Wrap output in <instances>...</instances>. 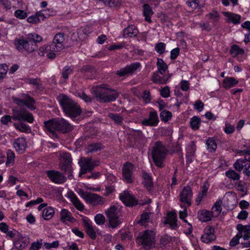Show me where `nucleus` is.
<instances>
[{"label": "nucleus", "instance_id": "nucleus-46", "mask_svg": "<svg viewBox=\"0 0 250 250\" xmlns=\"http://www.w3.org/2000/svg\"><path fill=\"white\" fill-rule=\"evenodd\" d=\"M14 16L18 19L23 20L27 17V14L24 10L18 9L15 11Z\"/></svg>", "mask_w": 250, "mask_h": 250}, {"label": "nucleus", "instance_id": "nucleus-29", "mask_svg": "<svg viewBox=\"0 0 250 250\" xmlns=\"http://www.w3.org/2000/svg\"><path fill=\"white\" fill-rule=\"evenodd\" d=\"M142 177L144 179V186L149 190L151 191L153 188V182L151 176L145 171L142 172Z\"/></svg>", "mask_w": 250, "mask_h": 250}, {"label": "nucleus", "instance_id": "nucleus-42", "mask_svg": "<svg viewBox=\"0 0 250 250\" xmlns=\"http://www.w3.org/2000/svg\"><path fill=\"white\" fill-rule=\"evenodd\" d=\"M116 124L122 125L123 124V118L119 114L110 113L108 115Z\"/></svg>", "mask_w": 250, "mask_h": 250}, {"label": "nucleus", "instance_id": "nucleus-35", "mask_svg": "<svg viewBox=\"0 0 250 250\" xmlns=\"http://www.w3.org/2000/svg\"><path fill=\"white\" fill-rule=\"evenodd\" d=\"M206 145L207 146V149L210 152H214L216 149L217 144L213 138H209L206 141Z\"/></svg>", "mask_w": 250, "mask_h": 250}, {"label": "nucleus", "instance_id": "nucleus-53", "mask_svg": "<svg viewBox=\"0 0 250 250\" xmlns=\"http://www.w3.org/2000/svg\"><path fill=\"white\" fill-rule=\"evenodd\" d=\"M152 81L155 83H165L164 80L158 74V72L154 73L152 76Z\"/></svg>", "mask_w": 250, "mask_h": 250}, {"label": "nucleus", "instance_id": "nucleus-5", "mask_svg": "<svg viewBox=\"0 0 250 250\" xmlns=\"http://www.w3.org/2000/svg\"><path fill=\"white\" fill-rule=\"evenodd\" d=\"M167 150L160 141L155 143L151 152L152 157L155 165L159 167H163V163L167 155Z\"/></svg>", "mask_w": 250, "mask_h": 250}, {"label": "nucleus", "instance_id": "nucleus-1", "mask_svg": "<svg viewBox=\"0 0 250 250\" xmlns=\"http://www.w3.org/2000/svg\"><path fill=\"white\" fill-rule=\"evenodd\" d=\"M42 41L41 36L35 34H29L24 38L16 39L14 44L16 48L20 51L24 49L31 53L35 51L37 48V43Z\"/></svg>", "mask_w": 250, "mask_h": 250}, {"label": "nucleus", "instance_id": "nucleus-6", "mask_svg": "<svg viewBox=\"0 0 250 250\" xmlns=\"http://www.w3.org/2000/svg\"><path fill=\"white\" fill-rule=\"evenodd\" d=\"M62 34L57 33L54 37L52 43L50 45H44L40 47L39 54L43 56L48 51L58 52L62 50Z\"/></svg>", "mask_w": 250, "mask_h": 250}, {"label": "nucleus", "instance_id": "nucleus-21", "mask_svg": "<svg viewBox=\"0 0 250 250\" xmlns=\"http://www.w3.org/2000/svg\"><path fill=\"white\" fill-rule=\"evenodd\" d=\"M13 145L16 150L19 153H22L24 151L27 144L24 138L20 137L15 140Z\"/></svg>", "mask_w": 250, "mask_h": 250}, {"label": "nucleus", "instance_id": "nucleus-59", "mask_svg": "<svg viewBox=\"0 0 250 250\" xmlns=\"http://www.w3.org/2000/svg\"><path fill=\"white\" fill-rule=\"evenodd\" d=\"M27 21L28 22L32 24H36L39 22V18L37 16L36 14L29 17L27 19Z\"/></svg>", "mask_w": 250, "mask_h": 250}, {"label": "nucleus", "instance_id": "nucleus-12", "mask_svg": "<svg viewBox=\"0 0 250 250\" xmlns=\"http://www.w3.org/2000/svg\"><path fill=\"white\" fill-rule=\"evenodd\" d=\"M63 182L64 179L67 178L69 179L73 178L72 167L71 166L72 158L70 154L63 152Z\"/></svg>", "mask_w": 250, "mask_h": 250}, {"label": "nucleus", "instance_id": "nucleus-37", "mask_svg": "<svg viewBox=\"0 0 250 250\" xmlns=\"http://www.w3.org/2000/svg\"><path fill=\"white\" fill-rule=\"evenodd\" d=\"M157 66L159 72L161 74H164L167 69V65L162 59H158Z\"/></svg>", "mask_w": 250, "mask_h": 250}, {"label": "nucleus", "instance_id": "nucleus-25", "mask_svg": "<svg viewBox=\"0 0 250 250\" xmlns=\"http://www.w3.org/2000/svg\"><path fill=\"white\" fill-rule=\"evenodd\" d=\"M223 14L227 18V22H232L234 24H237L240 22L241 17L240 15L228 12H223Z\"/></svg>", "mask_w": 250, "mask_h": 250}, {"label": "nucleus", "instance_id": "nucleus-24", "mask_svg": "<svg viewBox=\"0 0 250 250\" xmlns=\"http://www.w3.org/2000/svg\"><path fill=\"white\" fill-rule=\"evenodd\" d=\"M237 229L241 238L243 237L244 240L250 239V226H243L239 224L237 226Z\"/></svg>", "mask_w": 250, "mask_h": 250}, {"label": "nucleus", "instance_id": "nucleus-64", "mask_svg": "<svg viewBox=\"0 0 250 250\" xmlns=\"http://www.w3.org/2000/svg\"><path fill=\"white\" fill-rule=\"evenodd\" d=\"M204 105V104L200 100H197L196 101L194 104V108L199 112L203 110Z\"/></svg>", "mask_w": 250, "mask_h": 250}, {"label": "nucleus", "instance_id": "nucleus-16", "mask_svg": "<svg viewBox=\"0 0 250 250\" xmlns=\"http://www.w3.org/2000/svg\"><path fill=\"white\" fill-rule=\"evenodd\" d=\"M159 122L157 113L156 111L149 112V117L141 122L142 125L149 126H156Z\"/></svg>", "mask_w": 250, "mask_h": 250}, {"label": "nucleus", "instance_id": "nucleus-56", "mask_svg": "<svg viewBox=\"0 0 250 250\" xmlns=\"http://www.w3.org/2000/svg\"><path fill=\"white\" fill-rule=\"evenodd\" d=\"M73 126L68 122L63 120V133H68L72 131Z\"/></svg>", "mask_w": 250, "mask_h": 250}, {"label": "nucleus", "instance_id": "nucleus-43", "mask_svg": "<svg viewBox=\"0 0 250 250\" xmlns=\"http://www.w3.org/2000/svg\"><path fill=\"white\" fill-rule=\"evenodd\" d=\"M75 220V219L71 215V213L68 212L67 209H63V223L66 221L72 223Z\"/></svg>", "mask_w": 250, "mask_h": 250}, {"label": "nucleus", "instance_id": "nucleus-51", "mask_svg": "<svg viewBox=\"0 0 250 250\" xmlns=\"http://www.w3.org/2000/svg\"><path fill=\"white\" fill-rule=\"evenodd\" d=\"M8 67L6 64H0V81L6 75Z\"/></svg>", "mask_w": 250, "mask_h": 250}, {"label": "nucleus", "instance_id": "nucleus-52", "mask_svg": "<svg viewBox=\"0 0 250 250\" xmlns=\"http://www.w3.org/2000/svg\"><path fill=\"white\" fill-rule=\"evenodd\" d=\"M201 0H193L187 1V5L192 9H196L200 7V2Z\"/></svg>", "mask_w": 250, "mask_h": 250}, {"label": "nucleus", "instance_id": "nucleus-3", "mask_svg": "<svg viewBox=\"0 0 250 250\" xmlns=\"http://www.w3.org/2000/svg\"><path fill=\"white\" fill-rule=\"evenodd\" d=\"M155 233L149 229L140 232L136 238V243L145 250H149L155 246Z\"/></svg>", "mask_w": 250, "mask_h": 250}, {"label": "nucleus", "instance_id": "nucleus-20", "mask_svg": "<svg viewBox=\"0 0 250 250\" xmlns=\"http://www.w3.org/2000/svg\"><path fill=\"white\" fill-rule=\"evenodd\" d=\"M49 179L53 182L56 184H62V175L58 171L52 170L46 172Z\"/></svg>", "mask_w": 250, "mask_h": 250}, {"label": "nucleus", "instance_id": "nucleus-45", "mask_svg": "<svg viewBox=\"0 0 250 250\" xmlns=\"http://www.w3.org/2000/svg\"><path fill=\"white\" fill-rule=\"evenodd\" d=\"M23 239L24 238L22 237L20 239L16 240L14 243L15 247L19 249L25 248L27 246V242H25Z\"/></svg>", "mask_w": 250, "mask_h": 250}, {"label": "nucleus", "instance_id": "nucleus-48", "mask_svg": "<svg viewBox=\"0 0 250 250\" xmlns=\"http://www.w3.org/2000/svg\"><path fill=\"white\" fill-rule=\"evenodd\" d=\"M165 48L166 44L164 42H161L156 44L155 46V50L158 53L162 54L165 52Z\"/></svg>", "mask_w": 250, "mask_h": 250}, {"label": "nucleus", "instance_id": "nucleus-57", "mask_svg": "<svg viewBox=\"0 0 250 250\" xmlns=\"http://www.w3.org/2000/svg\"><path fill=\"white\" fill-rule=\"evenodd\" d=\"M42 240L41 239L40 242L37 241L32 243L30 250H39L42 246Z\"/></svg>", "mask_w": 250, "mask_h": 250}, {"label": "nucleus", "instance_id": "nucleus-55", "mask_svg": "<svg viewBox=\"0 0 250 250\" xmlns=\"http://www.w3.org/2000/svg\"><path fill=\"white\" fill-rule=\"evenodd\" d=\"M222 201L220 199L218 200L215 203L212 209H214L215 211H217L218 213H220L222 209Z\"/></svg>", "mask_w": 250, "mask_h": 250}, {"label": "nucleus", "instance_id": "nucleus-11", "mask_svg": "<svg viewBox=\"0 0 250 250\" xmlns=\"http://www.w3.org/2000/svg\"><path fill=\"white\" fill-rule=\"evenodd\" d=\"M12 119L15 121H26L32 123L34 121V117L32 114L24 109H12Z\"/></svg>", "mask_w": 250, "mask_h": 250}, {"label": "nucleus", "instance_id": "nucleus-41", "mask_svg": "<svg viewBox=\"0 0 250 250\" xmlns=\"http://www.w3.org/2000/svg\"><path fill=\"white\" fill-rule=\"evenodd\" d=\"M160 118L162 121L167 122L172 117V113L167 110H163L160 113Z\"/></svg>", "mask_w": 250, "mask_h": 250}, {"label": "nucleus", "instance_id": "nucleus-22", "mask_svg": "<svg viewBox=\"0 0 250 250\" xmlns=\"http://www.w3.org/2000/svg\"><path fill=\"white\" fill-rule=\"evenodd\" d=\"M197 216L198 219L202 222L209 221L213 217L212 212L206 209L199 210L197 213Z\"/></svg>", "mask_w": 250, "mask_h": 250}, {"label": "nucleus", "instance_id": "nucleus-18", "mask_svg": "<svg viewBox=\"0 0 250 250\" xmlns=\"http://www.w3.org/2000/svg\"><path fill=\"white\" fill-rule=\"evenodd\" d=\"M133 166L129 162H126L123 167V178L128 183H131L133 181Z\"/></svg>", "mask_w": 250, "mask_h": 250}, {"label": "nucleus", "instance_id": "nucleus-32", "mask_svg": "<svg viewBox=\"0 0 250 250\" xmlns=\"http://www.w3.org/2000/svg\"><path fill=\"white\" fill-rule=\"evenodd\" d=\"M248 160L246 157L245 159H237L234 163L233 167L237 171L241 172L243 168H245L246 162Z\"/></svg>", "mask_w": 250, "mask_h": 250}, {"label": "nucleus", "instance_id": "nucleus-54", "mask_svg": "<svg viewBox=\"0 0 250 250\" xmlns=\"http://www.w3.org/2000/svg\"><path fill=\"white\" fill-rule=\"evenodd\" d=\"M78 96L86 103H90L92 101L91 97L87 95L83 92H79Z\"/></svg>", "mask_w": 250, "mask_h": 250}, {"label": "nucleus", "instance_id": "nucleus-13", "mask_svg": "<svg viewBox=\"0 0 250 250\" xmlns=\"http://www.w3.org/2000/svg\"><path fill=\"white\" fill-rule=\"evenodd\" d=\"M192 191L189 186L185 187L179 194V200L184 204L186 207H189L191 204Z\"/></svg>", "mask_w": 250, "mask_h": 250}, {"label": "nucleus", "instance_id": "nucleus-15", "mask_svg": "<svg viewBox=\"0 0 250 250\" xmlns=\"http://www.w3.org/2000/svg\"><path fill=\"white\" fill-rule=\"evenodd\" d=\"M204 233L201 237L202 242L209 244L214 242L216 239L215 234V230L213 227L210 226H207L204 229Z\"/></svg>", "mask_w": 250, "mask_h": 250}, {"label": "nucleus", "instance_id": "nucleus-28", "mask_svg": "<svg viewBox=\"0 0 250 250\" xmlns=\"http://www.w3.org/2000/svg\"><path fill=\"white\" fill-rule=\"evenodd\" d=\"M83 224L87 234L92 239H95L96 238V233L91 223L87 221L84 220Z\"/></svg>", "mask_w": 250, "mask_h": 250}, {"label": "nucleus", "instance_id": "nucleus-9", "mask_svg": "<svg viewBox=\"0 0 250 250\" xmlns=\"http://www.w3.org/2000/svg\"><path fill=\"white\" fill-rule=\"evenodd\" d=\"M44 130L55 135L56 132L61 131L62 129V118H54L43 122Z\"/></svg>", "mask_w": 250, "mask_h": 250}, {"label": "nucleus", "instance_id": "nucleus-50", "mask_svg": "<svg viewBox=\"0 0 250 250\" xmlns=\"http://www.w3.org/2000/svg\"><path fill=\"white\" fill-rule=\"evenodd\" d=\"M95 221L98 225H103L105 222V217L102 214H97L94 218Z\"/></svg>", "mask_w": 250, "mask_h": 250}, {"label": "nucleus", "instance_id": "nucleus-30", "mask_svg": "<svg viewBox=\"0 0 250 250\" xmlns=\"http://www.w3.org/2000/svg\"><path fill=\"white\" fill-rule=\"evenodd\" d=\"M143 14L145 17V21L150 23L152 22L150 17L153 15V12L151 7L148 4L143 5Z\"/></svg>", "mask_w": 250, "mask_h": 250}, {"label": "nucleus", "instance_id": "nucleus-27", "mask_svg": "<svg viewBox=\"0 0 250 250\" xmlns=\"http://www.w3.org/2000/svg\"><path fill=\"white\" fill-rule=\"evenodd\" d=\"M176 222L177 217L176 213L174 212H169L165 223L169 224L171 229H175L177 227Z\"/></svg>", "mask_w": 250, "mask_h": 250}, {"label": "nucleus", "instance_id": "nucleus-23", "mask_svg": "<svg viewBox=\"0 0 250 250\" xmlns=\"http://www.w3.org/2000/svg\"><path fill=\"white\" fill-rule=\"evenodd\" d=\"M67 196L70 199L73 205L78 210L82 211L84 209V206L80 202L74 192L69 191Z\"/></svg>", "mask_w": 250, "mask_h": 250}, {"label": "nucleus", "instance_id": "nucleus-61", "mask_svg": "<svg viewBox=\"0 0 250 250\" xmlns=\"http://www.w3.org/2000/svg\"><path fill=\"white\" fill-rule=\"evenodd\" d=\"M171 240V237L167 235H165L161 238L160 243L163 245H166L167 244L169 243Z\"/></svg>", "mask_w": 250, "mask_h": 250}, {"label": "nucleus", "instance_id": "nucleus-33", "mask_svg": "<svg viewBox=\"0 0 250 250\" xmlns=\"http://www.w3.org/2000/svg\"><path fill=\"white\" fill-rule=\"evenodd\" d=\"M235 196L232 192L226 193L223 198L224 201L227 202V206L228 207L233 206L235 205Z\"/></svg>", "mask_w": 250, "mask_h": 250}, {"label": "nucleus", "instance_id": "nucleus-4", "mask_svg": "<svg viewBox=\"0 0 250 250\" xmlns=\"http://www.w3.org/2000/svg\"><path fill=\"white\" fill-rule=\"evenodd\" d=\"M63 112L73 119L78 117L82 113L80 106L65 95H63Z\"/></svg>", "mask_w": 250, "mask_h": 250}, {"label": "nucleus", "instance_id": "nucleus-60", "mask_svg": "<svg viewBox=\"0 0 250 250\" xmlns=\"http://www.w3.org/2000/svg\"><path fill=\"white\" fill-rule=\"evenodd\" d=\"M241 238L239 233L235 236L230 241L229 245L231 247H234L239 243V239Z\"/></svg>", "mask_w": 250, "mask_h": 250}, {"label": "nucleus", "instance_id": "nucleus-8", "mask_svg": "<svg viewBox=\"0 0 250 250\" xmlns=\"http://www.w3.org/2000/svg\"><path fill=\"white\" fill-rule=\"evenodd\" d=\"M81 167L79 172V177L92 170L97 166H99V161L94 160L91 158L82 157L79 161Z\"/></svg>", "mask_w": 250, "mask_h": 250}, {"label": "nucleus", "instance_id": "nucleus-14", "mask_svg": "<svg viewBox=\"0 0 250 250\" xmlns=\"http://www.w3.org/2000/svg\"><path fill=\"white\" fill-rule=\"evenodd\" d=\"M83 199L89 204L93 206H97L98 205H103L104 204L105 200L104 198L100 195L89 192L83 195Z\"/></svg>", "mask_w": 250, "mask_h": 250}, {"label": "nucleus", "instance_id": "nucleus-31", "mask_svg": "<svg viewBox=\"0 0 250 250\" xmlns=\"http://www.w3.org/2000/svg\"><path fill=\"white\" fill-rule=\"evenodd\" d=\"M238 83V81L233 77H226L223 81V86L226 89L233 87Z\"/></svg>", "mask_w": 250, "mask_h": 250}, {"label": "nucleus", "instance_id": "nucleus-36", "mask_svg": "<svg viewBox=\"0 0 250 250\" xmlns=\"http://www.w3.org/2000/svg\"><path fill=\"white\" fill-rule=\"evenodd\" d=\"M225 174L228 178L233 181H237L240 178V174L232 169H229L227 171Z\"/></svg>", "mask_w": 250, "mask_h": 250}, {"label": "nucleus", "instance_id": "nucleus-47", "mask_svg": "<svg viewBox=\"0 0 250 250\" xmlns=\"http://www.w3.org/2000/svg\"><path fill=\"white\" fill-rule=\"evenodd\" d=\"M7 161L6 162V165L10 166V164L14 162L15 158V154L11 150H8L7 152Z\"/></svg>", "mask_w": 250, "mask_h": 250}, {"label": "nucleus", "instance_id": "nucleus-10", "mask_svg": "<svg viewBox=\"0 0 250 250\" xmlns=\"http://www.w3.org/2000/svg\"><path fill=\"white\" fill-rule=\"evenodd\" d=\"M12 100L14 103L18 105H25L31 110L36 109L35 100L28 95L22 94L18 98L12 97Z\"/></svg>", "mask_w": 250, "mask_h": 250}, {"label": "nucleus", "instance_id": "nucleus-39", "mask_svg": "<svg viewBox=\"0 0 250 250\" xmlns=\"http://www.w3.org/2000/svg\"><path fill=\"white\" fill-rule=\"evenodd\" d=\"M200 123V119L197 116H194L190 119V125L193 130H197L199 128Z\"/></svg>", "mask_w": 250, "mask_h": 250}, {"label": "nucleus", "instance_id": "nucleus-26", "mask_svg": "<svg viewBox=\"0 0 250 250\" xmlns=\"http://www.w3.org/2000/svg\"><path fill=\"white\" fill-rule=\"evenodd\" d=\"M138 34V30L134 25H129L124 30L123 37L124 38H132L136 37Z\"/></svg>", "mask_w": 250, "mask_h": 250}, {"label": "nucleus", "instance_id": "nucleus-2", "mask_svg": "<svg viewBox=\"0 0 250 250\" xmlns=\"http://www.w3.org/2000/svg\"><path fill=\"white\" fill-rule=\"evenodd\" d=\"M93 92L97 98L105 103L114 101L119 96L116 90L107 87L105 84L93 88Z\"/></svg>", "mask_w": 250, "mask_h": 250}, {"label": "nucleus", "instance_id": "nucleus-62", "mask_svg": "<svg viewBox=\"0 0 250 250\" xmlns=\"http://www.w3.org/2000/svg\"><path fill=\"white\" fill-rule=\"evenodd\" d=\"M180 53V49L178 47L175 48L170 51V59L172 60L175 59Z\"/></svg>", "mask_w": 250, "mask_h": 250}, {"label": "nucleus", "instance_id": "nucleus-58", "mask_svg": "<svg viewBox=\"0 0 250 250\" xmlns=\"http://www.w3.org/2000/svg\"><path fill=\"white\" fill-rule=\"evenodd\" d=\"M160 94L164 98H167L170 96V90L168 86H165L160 91Z\"/></svg>", "mask_w": 250, "mask_h": 250}, {"label": "nucleus", "instance_id": "nucleus-49", "mask_svg": "<svg viewBox=\"0 0 250 250\" xmlns=\"http://www.w3.org/2000/svg\"><path fill=\"white\" fill-rule=\"evenodd\" d=\"M150 213L146 212L142 214L140 220V223L141 225H145V224L146 222H148L150 221Z\"/></svg>", "mask_w": 250, "mask_h": 250}, {"label": "nucleus", "instance_id": "nucleus-40", "mask_svg": "<svg viewBox=\"0 0 250 250\" xmlns=\"http://www.w3.org/2000/svg\"><path fill=\"white\" fill-rule=\"evenodd\" d=\"M244 53V50L236 44L233 45L230 50V54L234 57H236L238 55L243 54Z\"/></svg>", "mask_w": 250, "mask_h": 250}, {"label": "nucleus", "instance_id": "nucleus-44", "mask_svg": "<svg viewBox=\"0 0 250 250\" xmlns=\"http://www.w3.org/2000/svg\"><path fill=\"white\" fill-rule=\"evenodd\" d=\"M15 127L20 131L23 132H27L30 130L29 126L25 124L21 123L20 125L14 124Z\"/></svg>", "mask_w": 250, "mask_h": 250}, {"label": "nucleus", "instance_id": "nucleus-63", "mask_svg": "<svg viewBox=\"0 0 250 250\" xmlns=\"http://www.w3.org/2000/svg\"><path fill=\"white\" fill-rule=\"evenodd\" d=\"M142 98L146 103H149L151 100L150 92L148 90H145Z\"/></svg>", "mask_w": 250, "mask_h": 250}, {"label": "nucleus", "instance_id": "nucleus-17", "mask_svg": "<svg viewBox=\"0 0 250 250\" xmlns=\"http://www.w3.org/2000/svg\"><path fill=\"white\" fill-rule=\"evenodd\" d=\"M140 66L141 64L139 62L133 63L118 70L116 74L120 77L124 76L127 74H132Z\"/></svg>", "mask_w": 250, "mask_h": 250}, {"label": "nucleus", "instance_id": "nucleus-38", "mask_svg": "<svg viewBox=\"0 0 250 250\" xmlns=\"http://www.w3.org/2000/svg\"><path fill=\"white\" fill-rule=\"evenodd\" d=\"M54 213V211L53 208L51 207H48L43 209L42 216L45 220H49L52 217Z\"/></svg>", "mask_w": 250, "mask_h": 250}, {"label": "nucleus", "instance_id": "nucleus-34", "mask_svg": "<svg viewBox=\"0 0 250 250\" xmlns=\"http://www.w3.org/2000/svg\"><path fill=\"white\" fill-rule=\"evenodd\" d=\"M103 148V146L99 143H91L88 145L86 147L87 153L96 152L101 150Z\"/></svg>", "mask_w": 250, "mask_h": 250}, {"label": "nucleus", "instance_id": "nucleus-19", "mask_svg": "<svg viewBox=\"0 0 250 250\" xmlns=\"http://www.w3.org/2000/svg\"><path fill=\"white\" fill-rule=\"evenodd\" d=\"M120 198L127 206H133L137 204L134 197L128 192H124L120 195Z\"/></svg>", "mask_w": 250, "mask_h": 250}, {"label": "nucleus", "instance_id": "nucleus-7", "mask_svg": "<svg viewBox=\"0 0 250 250\" xmlns=\"http://www.w3.org/2000/svg\"><path fill=\"white\" fill-rule=\"evenodd\" d=\"M108 219L110 227L115 229L118 227L123 222L121 217L120 209L115 206H112L105 211Z\"/></svg>", "mask_w": 250, "mask_h": 250}]
</instances>
